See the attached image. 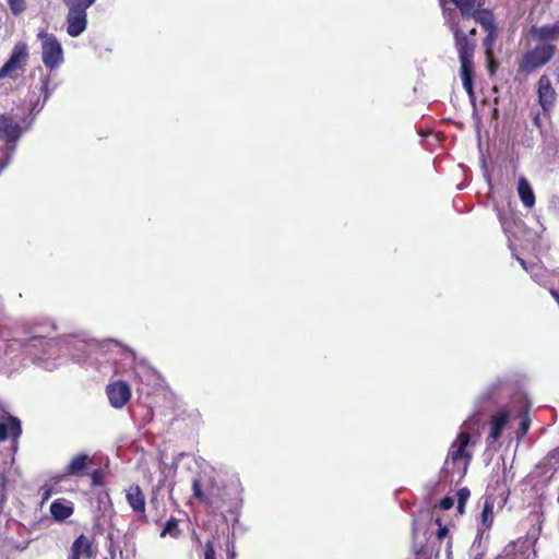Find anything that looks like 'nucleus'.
<instances>
[{"label":"nucleus","instance_id":"obj_1","mask_svg":"<svg viewBox=\"0 0 559 559\" xmlns=\"http://www.w3.org/2000/svg\"><path fill=\"white\" fill-rule=\"evenodd\" d=\"M448 0H439L442 7V15L445 25L453 35L454 47L460 60V76L466 93L474 96V55L477 45V29L475 26L465 32L466 26L461 24L456 12L453 9H447Z\"/></svg>","mask_w":559,"mask_h":559},{"label":"nucleus","instance_id":"obj_2","mask_svg":"<svg viewBox=\"0 0 559 559\" xmlns=\"http://www.w3.org/2000/svg\"><path fill=\"white\" fill-rule=\"evenodd\" d=\"M469 442V432L461 431L457 433L456 439L451 443L444 467L451 476L456 475L459 478H462L466 475L467 468L473 459L472 452L467 451Z\"/></svg>","mask_w":559,"mask_h":559},{"label":"nucleus","instance_id":"obj_3","mask_svg":"<svg viewBox=\"0 0 559 559\" xmlns=\"http://www.w3.org/2000/svg\"><path fill=\"white\" fill-rule=\"evenodd\" d=\"M557 46L550 43L537 44L518 59V73L530 75L546 66L556 55Z\"/></svg>","mask_w":559,"mask_h":559},{"label":"nucleus","instance_id":"obj_4","mask_svg":"<svg viewBox=\"0 0 559 559\" xmlns=\"http://www.w3.org/2000/svg\"><path fill=\"white\" fill-rule=\"evenodd\" d=\"M68 8L67 33L71 37L80 36L87 26L86 10L92 7L96 0H62Z\"/></svg>","mask_w":559,"mask_h":559},{"label":"nucleus","instance_id":"obj_5","mask_svg":"<svg viewBox=\"0 0 559 559\" xmlns=\"http://www.w3.org/2000/svg\"><path fill=\"white\" fill-rule=\"evenodd\" d=\"M41 39V60L50 71L58 69L64 61L63 49L53 34L39 33Z\"/></svg>","mask_w":559,"mask_h":559},{"label":"nucleus","instance_id":"obj_6","mask_svg":"<svg viewBox=\"0 0 559 559\" xmlns=\"http://www.w3.org/2000/svg\"><path fill=\"white\" fill-rule=\"evenodd\" d=\"M450 1L459 10V12H460L459 20H460L461 24L466 26V28H465L466 33H467V29L471 28V27H468L466 22H468L469 20L473 19L475 21V23H478L479 16H481L483 13L492 12L489 9L483 8L484 0H450Z\"/></svg>","mask_w":559,"mask_h":559},{"label":"nucleus","instance_id":"obj_7","mask_svg":"<svg viewBox=\"0 0 559 559\" xmlns=\"http://www.w3.org/2000/svg\"><path fill=\"white\" fill-rule=\"evenodd\" d=\"M27 46L25 43H17L5 63L0 68V80L10 76L15 78L19 70L25 67L27 59Z\"/></svg>","mask_w":559,"mask_h":559},{"label":"nucleus","instance_id":"obj_8","mask_svg":"<svg viewBox=\"0 0 559 559\" xmlns=\"http://www.w3.org/2000/svg\"><path fill=\"white\" fill-rule=\"evenodd\" d=\"M477 24H479L484 32L486 33V36L483 39V46L485 48L486 57H490L491 51H493L495 44L499 36V31L493 12L483 13V15L479 16V22Z\"/></svg>","mask_w":559,"mask_h":559},{"label":"nucleus","instance_id":"obj_9","mask_svg":"<svg viewBox=\"0 0 559 559\" xmlns=\"http://www.w3.org/2000/svg\"><path fill=\"white\" fill-rule=\"evenodd\" d=\"M109 404L114 408H122L131 399L130 385L122 380H117L106 386Z\"/></svg>","mask_w":559,"mask_h":559},{"label":"nucleus","instance_id":"obj_10","mask_svg":"<svg viewBox=\"0 0 559 559\" xmlns=\"http://www.w3.org/2000/svg\"><path fill=\"white\" fill-rule=\"evenodd\" d=\"M537 96L543 111L549 114L557 100V92L546 74H543L537 82Z\"/></svg>","mask_w":559,"mask_h":559},{"label":"nucleus","instance_id":"obj_11","mask_svg":"<svg viewBox=\"0 0 559 559\" xmlns=\"http://www.w3.org/2000/svg\"><path fill=\"white\" fill-rule=\"evenodd\" d=\"M124 491L129 507L140 515L142 521L147 522L146 498L141 487L138 484H132Z\"/></svg>","mask_w":559,"mask_h":559},{"label":"nucleus","instance_id":"obj_12","mask_svg":"<svg viewBox=\"0 0 559 559\" xmlns=\"http://www.w3.org/2000/svg\"><path fill=\"white\" fill-rule=\"evenodd\" d=\"M510 420V412L507 408H501L490 417V432L486 438L488 447L496 443Z\"/></svg>","mask_w":559,"mask_h":559},{"label":"nucleus","instance_id":"obj_13","mask_svg":"<svg viewBox=\"0 0 559 559\" xmlns=\"http://www.w3.org/2000/svg\"><path fill=\"white\" fill-rule=\"evenodd\" d=\"M93 557V540L84 534H81L72 543L68 559H92Z\"/></svg>","mask_w":559,"mask_h":559},{"label":"nucleus","instance_id":"obj_14","mask_svg":"<svg viewBox=\"0 0 559 559\" xmlns=\"http://www.w3.org/2000/svg\"><path fill=\"white\" fill-rule=\"evenodd\" d=\"M531 546L527 539L522 542H511L497 556L496 559H528Z\"/></svg>","mask_w":559,"mask_h":559},{"label":"nucleus","instance_id":"obj_15","mask_svg":"<svg viewBox=\"0 0 559 559\" xmlns=\"http://www.w3.org/2000/svg\"><path fill=\"white\" fill-rule=\"evenodd\" d=\"M531 34L539 44L559 40V22L542 26H532Z\"/></svg>","mask_w":559,"mask_h":559},{"label":"nucleus","instance_id":"obj_16","mask_svg":"<svg viewBox=\"0 0 559 559\" xmlns=\"http://www.w3.org/2000/svg\"><path fill=\"white\" fill-rule=\"evenodd\" d=\"M91 464V459L85 453H79L72 457L70 463L64 468L67 476L83 477L87 475V469Z\"/></svg>","mask_w":559,"mask_h":559},{"label":"nucleus","instance_id":"obj_17","mask_svg":"<svg viewBox=\"0 0 559 559\" xmlns=\"http://www.w3.org/2000/svg\"><path fill=\"white\" fill-rule=\"evenodd\" d=\"M21 135V127L12 118L0 115V140L16 141Z\"/></svg>","mask_w":559,"mask_h":559},{"label":"nucleus","instance_id":"obj_18","mask_svg":"<svg viewBox=\"0 0 559 559\" xmlns=\"http://www.w3.org/2000/svg\"><path fill=\"white\" fill-rule=\"evenodd\" d=\"M50 513L55 521L62 522L74 513V506L63 498L56 499L50 504Z\"/></svg>","mask_w":559,"mask_h":559},{"label":"nucleus","instance_id":"obj_19","mask_svg":"<svg viewBox=\"0 0 559 559\" xmlns=\"http://www.w3.org/2000/svg\"><path fill=\"white\" fill-rule=\"evenodd\" d=\"M518 194L526 209H532L535 205V193L528 180L525 177H520L518 181Z\"/></svg>","mask_w":559,"mask_h":559},{"label":"nucleus","instance_id":"obj_20","mask_svg":"<svg viewBox=\"0 0 559 559\" xmlns=\"http://www.w3.org/2000/svg\"><path fill=\"white\" fill-rule=\"evenodd\" d=\"M22 432L21 423L16 417L9 416L0 421V440H7L11 437H19Z\"/></svg>","mask_w":559,"mask_h":559},{"label":"nucleus","instance_id":"obj_21","mask_svg":"<svg viewBox=\"0 0 559 559\" xmlns=\"http://www.w3.org/2000/svg\"><path fill=\"white\" fill-rule=\"evenodd\" d=\"M480 523L483 531L491 528L493 524V500L490 497L485 498L480 513Z\"/></svg>","mask_w":559,"mask_h":559},{"label":"nucleus","instance_id":"obj_22","mask_svg":"<svg viewBox=\"0 0 559 559\" xmlns=\"http://www.w3.org/2000/svg\"><path fill=\"white\" fill-rule=\"evenodd\" d=\"M166 535H169L173 538H178L181 535V531L178 526V520L174 516L167 520L160 532V537H165Z\"/></svg>","mask_w":559,"mask_h":559},{"label":"nucleus","instance_id":"obj_23","mask_svg":"<svg viewBox=\"0 0 559 559\" xmlns=\"http://www.w3.org/2000/svg\"><path fill=\"white\" fill-rule=\"evenodd\" d=\"M469 490L464 487V488H461L457 490L456 492V496H457V511L459 513H463L464 512V507H465V503L466 501L468 500L469 498Z\"/></svg>","mask_w":559,"mask_h":559},{"label":"nucleus","instance_id":"obj_24","mask_svg":"<svg viewBox=\"0 0 559 559\" xmlns=\"http://www.w3.org/2000/svg\"><path fill=\"white\" fill-rule=\"evenodd\" d=\"M192 490H193V496L195 499H198L200 502H203V503L207 502L206 496L204 495V492L202 490V485H201L200 479H198V478L193 479Z\"/></svg>","mask_w":559,"mask_h":559},{"label":"nucleus","instance_id":"obj_25","mask_svg":"<svg viewBox=\"0 0 559 559\" xmlns=\"http://www.w3.org/2000/svg\"><path fill=\"white\" fill-rule=\"evenodd\" d=\"M531 426V419L527 412H524L521 416L520 427H519V436L523 437L527 433Z\"/></svg>","mask_w":559,"mask_h":559},{"label":"nucleus","instance_id":"obj_26","mask_svg":"<svg viewBox=\"0 0 559 559\" xmlns=\"http://www.w3.org/2000/svg\"><path fill=\"white\" fill-rule=\"evenodd\" d=\"M8 4L13 14L17 15L26 9L25 0H8Z\"/></svg>","mask_w":559,"mask_h":559},{"label":"nucleus","instance_id":"obj_27","mask_svg":"<svg viewBox=\"0 0 559 559\" xmlns=\"http://www.w3.org/2000/svg\"><path fill=\"white\" fill-rule=\"evenodd\" d=\"M40 95L43 96V103H46L50 97L49 83L50 80L48 76L41 78L40 80Z\"/></svg>","mask_w":559,"mask_h":559},{"label":"nucleus","instance_id":"obj_28","mask_svg":"<svg viewBox=\"0 0 559 559\" xmlns=\"http://www.w3.org/2000/svg\"><path fill=\"white\" fill-rule=\"evenodd\" d=\"M487 60V69L490 76L495 75L497 72V69L499 67L498 61L493 57V51H491L490 57H486Z\"/></svg>","mask_w":559,"mask_h":559},{"label":"nucleus","instance_id":"obj_29","mask_svg":"<svg viewBox=\"0 0 559 559\" xmlns=\"http://www.w3.org/2000/svg\"><path fill=\"white\" fill-rule=\"evenodd\" d=\"M204 559H216L215 548L212 540H207L204 545Z\"/></svg>","mask_w":559,"mask_h":559},{"label":"nucleus","instance_id":"obj_30","mask_svg":"<svg viewBox=\"0 0 559 559\" xmlns=\"http://www.w3.org/2000/svg\"><path fill=\"white\" fill-rule=\"evenodd\" d=\"M480 423V417L478 414H474L471 417H468L462 425L465 429L469 430L473 428V426H477Z\"/></svg>","mask_w":559,"mask_h":559},{"label":"nucleus","instance_id":"obj_31","mask_svg":"<svg viewBox=\"0 0 559 559\" xmlns=\"http://www.w3.org/2000/svg\"><path fill=\"white\" fill-rule=\"evenodd\" d=\"M454 504V500L451 497H444L439 502V508L443 511L450 510Z\"/></svg>","mask_w":559,"mask_h":559},{"label":"nucleus","instance_id":"obj_32","mask_svg":"<svg viewBox=\"0 0 559 559\" xmlns=\"http://www.w3.org/2000/svg\"><path fill=\"white\" fill-rule=\"evenodd\" d=\"M437 523L439 524V528L436 533L437 538L441 542L449 533V530L447 526H441L440 520H437Z\"/></svg>","mask_w":559,"mask_h":559},{"label":"nucleus","instance_id":"obj_33","mask_svg":"<svg viewBox=\"0 0 559 559\" xmlns=\"http://www.w3.org/2000/svg\"><path fill=\"white\" fill-rule=\"evenodd\" d=\"M545 461H555L557 463L559 461V449L551 450L546 456Z\"/></svg>","mask_w":559,"mask_h":559},{"label":"nucleus","instance_id":"obj_34","mask_svg":"<svg viewBox=\"0 0 559 559\" xmlns=\"http://www.w3.org/2000/svg\"><path fill=\"white\" fill-rule=\"evenodd\" d=\"M52 495V488L51 487H45L43 488V501H46L50 498Z\"/></svg>","mask_w":559,"mask_h":559},{"label":"nucleus","instance_id":"obj_35","mask_svg":"<svg viewBox=\"0 0 559 559\" xmlns=\"http://www.w3.org/2000/svg\"><path fill=\"white\" fill-rule=\"evenodd\" d=\"M92 481H93V485H99L100 484V472L99 471H94L93 474H92Z\"/></svg>","mask_w":559,"mask_h":559},{"label":"nucleus","instance_id":"obj_36","mask_svg":"<svg viewBox=\"0 0 559 559\" xmlns=\"http://www.w3.org/2000/svg\"><path fill=\"white\" fill-rule=\"evenodd\" d=\"M551 295L555 297V299L557 300V302L559 305V293L556 290H551Z\"/></svg>","mask_w":559,"mask_h":559},{"label":"nucleus","instance_id":"obj_37","mask_svg":"<svg viewBox=\"0 0 559 559\" xmlns=\"http://www.w3.org/2000/svg\"><path fill=\"white\" fill-rule=\"evenodd\" d=\"M228 555H229L230 558H233L235 556V552L230 551Z\"/></svg>","mask_w":559,"mask_h":559},{"label":"nucleus","instance_id":"obj_38","mask_svg":"<svg viewBox=\"0 0 559 559\" xmlns=\"http://www.w3.org/2000/svg\"><path fill=\"white\" fill-rule=\"evenodd\" d=\"M416 559H430V558H421L420 556H418Z\"/></svg>","mask_w":559,"mask_h":559}]
</instances>
